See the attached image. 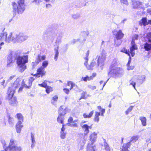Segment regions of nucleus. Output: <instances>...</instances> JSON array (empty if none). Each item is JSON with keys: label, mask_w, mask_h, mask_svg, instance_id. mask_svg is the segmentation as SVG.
Instances as JSON below:
<instances>
[{"label": "nucleus", "mask_w": 151, "mask_h": 151, "mask_svg": "<svg viewBox=\"0 0 151 151\" xmlns=\"http://www.w3.org/2000/svg\"><path fill=\"white\" fill-rule=\"evenodd\" d=\"M7 32H2L0 34V41L3 40L8 43L12 42L14 43H21L26 40L28 38V37L22 32L10 33L8 37L7 36Z\"/></svg>", "instance_id": "nucleus-1"}, {"label": "nucleus", "mask_w": 151, "mask_h": 151, "mask_svg": "<svg viewBox=\"0 0 151 151\" xmlns=\"http://www.w3.org/2000/svg\"><path fill=\"white\" fill-rule=\"evenodd\" d=\"M101 55L99 56L98 58H97L98 57V56H97L96 58L93 59L90 65L87 64L88 60V58H85V60L84 63V65L88 70H92L94 67L97 68L99 66L101 67L104 65V62L106 58V51L101 47Z\"/></svg>", "instance_id": "nucleus-2"}, {"label": "nucleus", "mask_w": 151, "mask_h": 151, "mask_svg": "<svg viewBox=\"0 0 151 151\" xmlns=\"http://www.w3.org/2000/svg\"><path fill=\"white\" fill-rule=\"evenodd\" d=\"M21 52L20 50L15 51L14 57L16 60V63L19 72H22L27 68L25 64L28 62V56L27 55H21Z\"/></svg>", "instance_id": "nucleus-3"}, {"label": "nucleus", "mask_w": 151, "mask_h": 151, "mask_svg": "<svg viewBox=\"0 0 151 151\" xmlns=\"http://www.w3.org/2000/svg\"><path fill=\"white\" fill-rule=\"evenodd\" d=\"M124 72L122 68L117 67L115 64H112L109 67L108 76L109 77L117 78L122 76Z\"/></svg>", "instance_id": "nucleus-4"}, {"label": "nucleus", "mask_w": 151, "mask_h": 151, "mask_svg": "<svg viewBox=\"0 0 151 151\" xmlns=\"http://www.w3.org/2000/svg\"><path fill=\"white\" fill-rule=\"evenodd\" d=\"M24 2V0H19L17 2L18 4L14 2H12L13 17L16 16L17 12L20 14L24 12L25 9Z\"/></svg>", "instance_id": "nucleus-5"}, {"label": "nucleus", "mask_w": 151, "mask_h": 151, "mask_svg": "<svg viewBox=\"0 0 151 151\" xmlns=\"http://www.w3.org/2000/svg\"><path fill=\"white\" fill-rule=\"evenodd\" d=\"M19 88L18 90V92L21 91L24 87H25L27 88H29V86H27L24 83V80L21 81L20 80L19 78H17L15 81L14 82L12 87H9L11 88L12 90H14L15 92L16 89L17 88Z\"/></svg>", "instance_id": "nucleus-6"}, {"label": "nucleus", "mask_w": 151, "mask_h": 151, "mask_svg": "<svg viewBox=\"0 0 151 151\" xmlns=\"http://www.w3.org/2000/svg\"><path fill=\"white\" fill-rule=\"evenodd\" d=\"M145 75L135 76L129 81L130 85H132L134 88L136 89V83L139 85L142 84L145 81Z\"/></svg>", "instance_id": "nucleus-7"}, {"label": "nucleus", "mask_w": 151, "mask_h": 151, "mask_svg": "<svg viewBox=\"0 0 151 151\" xmlns=\"http://www.w3.org/2000/svg\"><path fill=\"white\" fill-rule=\"evenodd\" d=\"M14 93V91L12 90L11 88H9L8 90L7 93L8 97L10 100L9 104L12 106H16L17 105L18 102L17 99L15 97H13V95Z\"/></svg>", "instance_id": "nucleus-8"}, {"label": "nucleus", "mask_w": 151, "mask_h": 151, "mask_svg": "<svg viewBox=\"0 0 151 151\" xmlns=\"http://www.w3.org/2000/svg\"><path fill=\"white\" fill-rule=\"evenodd\" d=\"M138 138L137 135L132 137L129 142L126 144L124 143L123 145L121 148V151H129L128 149L130 148L131 143L135 142L138 139Z\"/></svg>", "instance_id": "nucleus-9"}, {"label": "nucleus", "mask_w": 151, "mask_h": 151, "mask_svg": "<svg viewBox=\"0 0 151 151\" xmlns=\"http://www.w3.org/2000/svg\"><path fill=\"white\" fill-rule=\"evenodd\" d=\"M139 37V35L137 34H135L133 37L131 42V46L130 48L131 55L132 57H133L135 55L134 50L137 49V47L136 44L135 43V40H137Z\"/></svg>", "instance_id": "nucleus-10"}, {"label": "nucleus", "mask_w": 151, "mask_h": 151, "mask_svg": "<svg viewBox=\"0 0 151 151\" xmlns=\"http://www.w3.org/2000/svg\"><path fill=\"white\" fill-rule=\"evenodd\" d=\"M15 52L11 53L7 57V66L9 67L11 66V64L13 63L14 60H16L15 58L14 57V54Z\"/></svg>", "instance_id": "nucleus-11"}, {"label": "nucleus", "mask_w": 151, "mask_h": 151, "mask_svg": "<svg viewBox=\"0 0 151 151\" xmlns=\"http://www.w3.org/2000/svg\"><path fill=\"white\" fill-rule=\"evenodd\" d=\"M11 147H12V151H21L22 148L20 146H17L15 145L13 139H11L10 141Z\"/></svg>", "instance_id": "nucleus-12"}, {"label": "nucleus", "mask_w": 151, "mask_h": 151, "mask_svg": "<svg viewBox=\"0 0 151 151\" xmlns=\"http://www.w3.org/2000/svg\"><path fill=\"white\" fill-rule=\"evenodd\" d=\"M113 32L114 35H115L117 40H120L124 37V34L122 32L121 30H119L118 31L114 30L113 31Z\"/></svg>", "instance_id": "nucleus-13"}, {"label": "nucleus", "mask_w": 151, "mask_h": 151, "mask_svg": "<svg viewBox=\"0 0 151 151\" xmlns=\"http://www.w3.org/2000/svg\"><path fill=\"white\" fill-rule=\"evenodd\" d=\"M63 36V33H60L58 34V36L57 37L55 42L56 45L57 46V47L59 48V45L61 42Z\"/></svg>", "instance_id": "nucleus-14"}, {"label": "nucleus", "mask_w": 151, "mask_h": 151, "mask_svg": "<svg viewBox=\"0 0 151 151\" xmlns=\"http://www.w3.org/2000/svg\"><path fill=\"white\" fill-rule=\"evenodd\" d=\"M68 108L67 107L63 108V106H61L59 108L58 110V114L59 115L64 116L68 110Z\"/></svg>", "instance_id": "nucleus-15"}, {"label": "nucleus", "mask_w": 151, "mask_h": 151, "mask_svg": "<svg viewBox=\"0 0 151 151\" xmlns=\"http://www.w3.org/2000/svg\"><path fill=\"white\" fill-rule=\"evenodd\" d=\"M132 6L134 9H137L142 5V3L136 0H132Z\"/></svg>", "instance_id": "nucleus-16"}, {"label": "nucleus", "mask_w": 151, "mask_h": 151, "mask_svg": "<svg viewBox=\"0 0 151 151\" xmlns=\"http://www.w3.org/2000/svg\"><path fill=\"white\" fill-rule=\"evenodd\" d=\"M22 121H19L16 125V132L18 133H20L21 132V129L23 127V126L22 125Z\"/></svg>", "instance_id": "nucleus-17"}, {"label": "nucleus", "mask_w": 151, "mask_h": 151, "mask_svg": "<svg viewBox=\"0 0 151 151\" xmlns=\"http://www.w3.org/2000/svg\"><path fill=\"white\" fill-rule=\"evenodd\" d=\"M55 35H57L55 34H51L45 38V40L47 42L52 43L54 40V37Z\"/></svg>", "instance_id": "nucleus-18"}, {"label": "nucleus", "mask_w": 151, "mask_h": 151, "mask_svg": "<svg viewBox=\"0 0 151 151\" xmlns=\"http://www.w3.org/2000/svg\"><path fill=\"white\" fill-rule=\"evenodd\" d=\"M96 138L97 134L94 132L90 136V138L91 142V144H89L90 145H91V146H93V144L96 141Z\"/></svg>", "instance_id": "nucleus-19"}, {"label": "nucleus", "mask_w": 151, "mask_h": 151, "mask_svg": "<svg viewBox=\"0 0 151 151\" xmlns=\"http://www.w3.org/2000/svg\"><path fill=\"white\" fill-rule=\"evenodd\" d=\"M45 68L41 67L37 70V73L35 74L36 76H40L41 75L42 77L45 75V72L44 71Z\"/></svg>", "instance_id": "nucleus-20"}, {"label": "nucleus", "mask_w": 151, "mask_h": 151, "mask_svg": "<svg viewBox=\"0 0 151 151\" xmlns=\"http://www.w3.org/2000/svg\"><path fill=\"white\" fill-rule=\"evenodd\" d=\"M143 45L144 48L146 51H149L151 50V42H146Z\"/></svg>", "instance_id": "nucleus-21"}, {"label": "nucleus", "mask_w": 151, "mask_h": 151, "mask_svg": "<svg viewBox=\"0 0 151 151\" xmlns=\"http://www.w3.org/2000/svg\"><path fill=\"white\" fill-rule=\"evenodd\" d=\"M139 24L141 26L143 25L144 26L148 25L147 18H143L139 22Z\"/></svg>", "instance_id": "nucleus-22"}, {"label": "nucleus", "mask_w": 151, "mask_h": 151, "mask_svg": "<svg viewBox=\"0 0 151 151\" xmlns=\"http://www.w3.org/2000/svg\"><path fill=\"white\" fill-rule=\"evenodd\" d=\"M82 127L83 129L84 130V134L85 135L87 134L89 132V129L88 128L89 126L87 124L83 125Z\"/></svg>", "instance_id": "nucleus-23"}, {"label": "nucleus", "mask_w": 151, "mask_h": 151, "mask_svg": "<svg viewBox=\"0 0 151 151\" xmlns=\"http://www.w3.org/2000/svg\"><path fill=\"white\" fill-rule=\"evenodd\" d=\"M59 48L56 47L54 49L55 55L54 59L56 61L57 60L59 55V52L58 51Z\"/></svg>", "instance_id": "nucleus-24"}, {"label": "nucleus", "mask_w": 151, "mask_h": 151, "mask_svg": "<svg viewBox=\"0 0 151 151\" xmlns=\"http://www.w3.org/2000/svg\"><path fill=\"white\" fill-rule=\"evenodd\" d=\"M36 76L35 74L34 75V77H30L29 80V85L30 86L32 85L33 81L37 77L38 78L40 76Z\"/></svg>", "instance_id": "nucleus-25"}, {"label": "nucleus", "mask_w": 151, "mask_h": 151, "mask_svg": "<svg viewBox=\"0 0 151 151\" xmlns=\"http://www.w3.org/2000/svg\"><path fill=\"white\" fill-rule=\"evenodd\" d=\"M103 139L104 141V144L105 150L106 151H110L111 149L109 147V145L106 142L105 139Z\"/></svg>", "instance_id": "nucleus-26"}, {"label": "nucleus", "mask_w": 151, "mask_h": 151, "mask_svg": "<svg viewBox=\"0 0 151 151\" xmlns=\"http://www.w3.org/2000/svg\"><path fill=\"white\" fill-rule=\"evenodd\" d=\"M100 115V113L96 111L95 112V117L93 119L94 121L97 122H99V116Z\"/></svg>", "instance_id": "nucleus-27"}, {"label": "nucleus", "mask_w": 151, "mask_h": 151, "mask_svg": "<svg viewBox=\"0 0 151 151\" xmlns=\"http://www.w3.org/2000/svg\"><path fill=\"white\" fill-rule=\"evenodd\" d=\"M145 38L146 42H151V32H150L148 33Z\"/></svg>", "instance_id": "nucleus-28"}, {"label": "nucleus", "mask_w": 151, "mask_h": 151, "mask_svg": "<svg viewBox=\"0 0 151 151\" xmlns=\"http://www.w3.org/2000/svg\"><path fill=\"white\" fill-rule=\"evenodd\" d=\"M50 34V31L48 29H46L45 30L43 33L42 35V39L43 40H45V38L47 37L48 36H49Z\"/></svg>", "instance_id": "nucleus-29"}, {"label": "nucleus", "mask_w": 151, "mask_h": 151, "mask_svg": "<svg viewBox=\"0 0 151 151\" xmlns=\"http://www.w3.org/2000/svg\"><path fill=\"white\" fill-rule=\"evenodd\" d=\"M139 119L141 120L142 124L143 126H146V119L143 116H140L139 117Z\"/></svg>", "instance_id": "nucleus-30"}, {"label": "nucleus", "mask_w": 151, "mask_h": 151, "mask_svg": "<svg viewBox=\"0 0 151 151\" xmlns=\"http://www.w3.org/2000/svg\"><path fill=\"white\" fill-rule=\"evenodd\" d=\"M93 114V111H92L90 112L89 114H88L86 113H84L83 116L84 118H90L91 117Z\"/></svg>", "instance_id": "nucleus-31"}, {"label": "nucleus", "mask_w": 151, "mask_h": 151, "mask_svg": "<svg viewBox=\"0 0 151 151\" xmlns=\"http://www.w3.org/2000/svg\"><path fill=\"white\" fill-rule=\"evenodd\" d=\"M62 116V115L59 114V115L57 118V121L59 123L63 124L64 118Z\"/></svg>", "instance_id": "nucleus-32"}, {"label": "nucleus", "mask_w": 151, "mask_h": 151, "mask_svg": "<svg viewBox=\"0 0 151 151\" xmlns=\"http://www.w3.org/2000/svg\"><path fill=\"white\" fill-rule=\"evenodd\" d=\"M46 58L45 55L40 56L38 55L37 58V63H39L41 60H45Z\"/></svg>", "instance_id": "nucleus-33"}, {"label": "nucleus", "mask_w": 151, "mask_h": 151, "mask_svg": "<svg viewBox=\"0 0 151 151\" xmlns=\"http://www.w3.org/2000/svg\"><path fill=\"white\" fill-rule=\"evenodd\" d=\"M90 145L89 144H88L87 147V151H95L96 147L95 146Z\"/></svg>", "instance_id": "nucleus-34"}, {"label": "nucleus", "mask_w": 151, "mask_h": 151, "mask_svg": "<svg viewBox=\"0 0 151 151\" xmlns=\"http://www.w3.org/2000/svg\"><path fill=\"white\" fill-rule=\"evenodd\" d=\"M81 95V96L80 99V100L82 99H86L87 98L88 96V95L87 94V92H86L84 91H83Z\"/></svg>", "instance_id": "nucleus-35"}, {"label": "nucleus", "mask_w": 151, "mask_h": 151, "mask_svg": "<svg viewBox=\"0 0 151 151\" xmlns=\"http://www.w3.org/2000/svg\"><path fill=\"white\" fill-rule=\"evenodd\" d=\"M8 122L10 127H13L14 124V119L11 117H9L8 119Z\"/></svg>", "instance_id": "nucleus-36"}, {"label": "nucleus", "mask_w": 151, "mask_h": 151, "mask_svg": "<svg viewBox=\"0 0 151 151\" xmlns=\"http://www.w3.org/2000/svg\"><path fill=\"white\" fill-rule=\"evenodd\" d=\"M45 91L47 93H49L50 92L53 91V89L50 86H47L45 88Z\"/></svg>", "instance_id": "nucleus-37"}, {"label": "nucleus", "mask_w": 151, "mask_h": 151, "mask_svg": "<svg viewBox=\"0 0 151 151\" xmlns=\"http://www.w3.org/2000/svg\"><path fill=\"white\" fill-rule=\"evenodd\" d=\"M17 118L19 121H21L22 123L23 121V118L22 115L20 113H18L17 114Z\"/></svg>", "instance_id": "nucleus-38"}, {"label": "nucleus", "mask_w": 151, "mask_h": 151, "mask_svg": "<svg viewBox=\"0 0 151 151\" xmlns=\"http://www.w3.org/2000/svg\"><path fill=\"white\" fill-rule=\"evenodd\" d=\"M47 81H44L42 83L39 84L38 85L40 87L45 88L47 86Z\"/></svg>", "instance_id": "nucleus-39"}, {"label": "nucleus", "mask_w": 151, "mask_h": 151, "mask_svg": "<svg viewBox=\"0 0 151 151\" xmlns=\"http://www.w3.org/2000/svg\"><path fill=\"white\" fill-rule=\"evenodd\" d=\"M80 14L79 13H76L72 15V18L74 19H77L80 17Z\"/></svg>", "instance_id": "nucleus-40"}, {"label": "nucleus", "mask_w": 151, "mask_h": 151, "mask_svg": "<svg viewBox=\"0 0 151 151\" xmlns=\"http://www.w3.org/2000/svg\"><path fill=\"white\" fill-rule=\"evenodd\" d=\"M121 52H124L127 54L128 56H129L130 55V53L131 54L130 51L129 50H127L125 49L124 48H123L121 50Z\"/></svg>", "instance_id": "nucleus-41"}, {"label": "nucleus", "mask_w": 151, "mask_h": 151, "mask_svg": "<svg viewBox=\"0 0 151 151\" xmlns=\"http://www.w3.org/2000/svg\"><path fill=\"white\" fill-rule=\"evenodd\" d=\"M133 106H130L125 111V113L126 115H127L132 110Z\"/></svg>", "instance_id": "nucleus-42"}, {"label": "nucleus", "mask_w": 151, "mask_h": 151, "mask_svg": "<svg viewBox=\"0 0 151 151\" xmlns=\"http://www.w3.org/2000/svg\"><path fill=\"white\" fill-rule=\"evenodd\" d=\"M48 63L47 61H45L42 63V65L41 67L43 68H45L48 65Z\"/></svg>", "instance_id": "nucleus-43"}, {"label": "nucleus", "mask_w": 151, "mask_h": 151, "mask_svg": "<svg viewBox=\"0 0 151 151\" xmlns=\"http://www.w3.org/2000/svg\"><path fill=\"white\" fill-rule=\"evenodd\" d=\"M11 146L10 143L9 144V146L8 147L7 146L4 149L5 151H12V148Z\"/></svg>", "instance_id": "nucleus-44"}, {"label": "nucleus", "mask_w": 151, "mask_h": 151, "mask_svg": "<svg viewBox=\"0 0 151 151\" xmlns=\"http://www.w3.org/2000/svg\"><path fill=\"white\" fill-rule=\"evenodd\" d=\"M31 139L32 143L35 142V134L32 132L31 133Z\"/></svg>", "instance_id": "nucleus-45"}, {"label": "nucleus", "mask_w": 151, "mask_h": 151, "mask_svg": "<svg viewBox=\"0 0 151 151\" xmlns=\"http://www.w3.org/2000/svg\"><path fill=\"white\" fill-rule=\"evenodd\" d=\"M66 133L65 132H60V138L64 139L65 138Z\"/></svg>", "instance_id": "nucleus-46"}, {"label": "nucleus", "mask_w": 151, "mask_h": 151, "mask_svg": "<svg viewBox=\"0 0 151 151\" xmlns=\"http://www.w3.org/2000/svg\"><path fill=\"white\" fill-rule=\"evenodd\" d=\"M115 45L117 46H119L121 43L122 41L120 40H117L116 41H115Z\"/></svg>", "instance_id": "nucleus-47"}, {"label": "nucleus", "mask_w": 151, "mask_h": 151, "mask_svg": "<svg viewBox=\"0 0 151 151\" xmlns=\"http://www.w3.org/2000/svg\"><path fill=\"white\" fill-rule=\"evenodd\" d=\"M96 76V73H93L92 76L90 77L88 76V81H90L93 79Z\"/></svg>", "instance_id": "nucleus-48"}, {"label": "nucleus", "mask_w": 151, "mask_h": 151, "mask_svg": "<svg viewBox=\"0 0 151 151\" xmlns=\"http://www.w3.org/2000/svg\"><path fill=\"white\" fill-rule=\"evenodd\" d=\"M69 46V45L68 44H66L63 47V50L64 51L66 52Z\"/></svg>", "instance_id": "nucleus-49"}, {"label": "nucleus", "mask_w": 151, "mask_h": 151, "mask_svg": "<svg viewBox=\"0 0 151 151\" xmlns=\"http://www.w3.org/2000/svg\"><path fill=\"white\" fill-rule=\"evenodd\" d=\"M39 63H37V60L35 62H32V69H34Z\"/></svg>", "instance_id": "nucleus-50"}, {"label": "nucleus", "mask_w": 151, "mask_h": 151, "mask_svg": "<svg viewBox=\"0 0 151 151\" xmlns=\"http://www.w3.org/2000/svg\"><path fill=\"white\" fill-rule=\"evenodd\" d=\"M5 82V80L3 78H1L0 79V83L1 85L3 86V88H5L6 86L4 85Z\"/></svg>", "instance_id": "nucleus-51"}, {"label": "nucleus", "mask_w": 151, "mask_h": 151, "mask_svg": "<svg viewBox=\"0 0 151 151\" xmlns=\"http://www.w3.org/2000/svg\"><path fill=\"white\" fill-rule=\"evenodd\" d=\"M68 125L69 126L73 127H78V125L76 123L74 124H70L69 123L68 124Z\"/></svg>", "instance_id": "nucleus-52"}, {"label": "nucleus", "mask_w": 151, "mask_h": 151, "mask_svg": "<svg viewBox=\"0 0 151 151\" xmlns=\"http://www.w3.org/2000/svg\"><path fill=\"white\" fill-rule=\"evenodd\" d=\"M1 142L4 148H5L7 146L5 141L4 140H1Z\"/></svg>", "instance_id": "nucleus-53"}, {"label": "nucleus", "mask_w": 151, "mask_h": 151, "mask_svg": "<svg viewBox=\"0 0 151 151\" xmlns=\"http://www.w3.org/2000/svg\"><path fill=\"white\" fill-rule=\"evenodd\" d=\"M120 2L126 5H128V3L127 0H120Z\"/></svg>", "instance_id": "nucleus-54"}, {"label": "nucleus", "mask_w": 151, "mask_h": 151, "mask_svg": "<svg viewBox=\"0 0 151 151\" xmlns=\"http://www.w3.org/2000/svg\"><path fill=\"white\" fill-rule=\"evenodd\" d=\"M88 76H86V77H82L81 78V81L86 82L88 80Z\"/></svg>", "instance_id": "nucleus-55"}, {"label": "nucleus", "mask_w": 151, "mask_h": 151, "mask_svg": "<svg viewBox=\"0 0 151 151\" xmlns=\"http://www.w3.org/2000/svg\"><path fill=\"white\" fill-rule=\"evenodd\" d=\"M40 2L39 0H34L32 3H34L36 5H39Z\"/></svg>", "instance_id": "nucleus-56"}, {"label": "nucleus", "mask_w": 151, "mask_h": 151, "mask_svg": "<svg viewBox=\"0 0 151 151\" xmlns=\"http://www.w3.org/2000/svg\"><path fill=\"white\" fill-rule=\"evenodd\" d=\"M70 90L68 88H65L63 89V91L66 94H68L70 91Z\"/></svg>", "instance_id": "nucleus-57"}, {"label": "nucleus", "mask_w": 151, "mask_h": 151, "mask_svg": "<svg viewBox=\"0 0 151 151\" xmlns=\"http://www.w3.org/2000/svg\"><path fill=\"white\" fill-rule=\"evenodd\" d=\"M80 39H73L72 41H71V44L73 43V44H75L76 42H77L79 41L80 40Z\"/></svg>", "instance_id": "nucleus-58"}, {"label": "nucleus", "mask_w": 151, "mask_h": 151, "mask_svg": "<svg viewBox=\"0 0 151 151\" xmlns=\"http://www.w3.org/2000/svg\"><path fill=\"white\" fill-rule=\"evenodd\" d=\"M58 96L57 95H55L52 97V99L54 101H56L58 99Z\"/></svg>", "instance_id": "nucleus-59"}, {"label": "nucleus", "mask_w": 151, "mask_h": 151, "mask_svg": "<svg viewBox=\"0 0 151 151\" xmlns=\"http://www.w3.org/2000/svg\"><path fill=\"white\" fill-rule=\"evenodd\" d=\"M14 76H13L10 77L9 78V79H8L7 82H10L11 80L13 79V78L14 77Z\"/></svg>", "instance_id": "nucleus-60"}, {"label": "nucleus", "mask_w": 151, "mask_h": 151, "mask_svg": "<svg viewBox=\"0 0 151 151\" xmlns=\"http://www.w3.org/2000/svg\"><path fill=\"white\" fill-rule=\"evenodd\" d=\"M74 87H76V88L78 87V86L76 85H75L74 83H73L71 85V87L70 89V90H71Z\"/></svg>", "instance_id": "nucleus-61"}, {"label": "nucleus", "mask_w": 151, "mask_h": 151, "mask_svg": "<svg viewBox=\"0 0 151 151\" xmlns=\"http://www.w3.org/2000/svg\"><path fill=\"white\" fill-rule=\"evenodd\" d=\"M129 56V60H128L127 63V65L128 66H129L131 62V58L130 57V55Z\"/></svg>", "instance_id": "nucleus-62"}, {"label": "nucleus", "mask_w": 151, "mask_h": 151, "mask_svg": "<svg viewBox=\"0 0 151 151\" xmlns=\"http://www.w3.org/2000/svg\"><path fill=\"white\" fill-rule=\"evenodd\" d=\"M65 125L64 124H63L62 125V127L61 129V131L60 132H64V131L65 130V128L64 127Z\"/></svg>", "instance_id": "nucleus-63"}, {"label": "nucleus", "mask_w": 151, "mask_h": 151, "mask_svg": "<svg viewBox=\"0 0 151 151\" xmlns=\"http://www.w3.org/2000/svg\"><path fill=\"white\" fill-rule=\"evenodd\" d=\"M73 118L70 117L68 119V122L69 123L73 122Z\"/></svg>", "instance_id": "nucleus-64"}]
</instances>
